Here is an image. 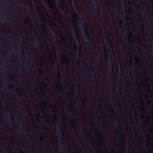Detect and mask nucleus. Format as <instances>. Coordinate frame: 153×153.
<instances>
[{"label":"nucleus","instance_id":"nucleus-1","mask_svg":"<svg viewBox=\"0 0 153 153\" xmlns=\"http://www.w3.org/2000/svg\"><path fill=\"white\" fill-rule=\"evenodd\" d=\"M108 44L109 47L110 49H111V50L112 51H113V52L114 53L113 45H112L111 42H108Z\"/></svg>","mask_w":153,"mask_h":153},{"label":"nucleus","instance_id":"nucleus-2","mask_svg":"<svg viewBox=\"0 0 153 153\" xmlns=\"http://www.w3.org/2000/svg\"><path fill=\"white\" fill-rule=\"evenodd\" d=\"M81 26L82 28L84 27L85 29V31H86L88 32V29L87 27H85V25H81Z\"/></svg>","mask_w":153,"mask_h":153},{"label":"nucleus","instance_id":"nucleus-3","mask_svg":"<svg viewBox=\"0 0 153 153\" xmlns=\"http://www.w3.org/2000/svg\"><path fill=\"white\" fill-rule=\"evenodd\" d=\"M59 6L60 7H60V8L61 9H63V7H62V5H63V3L62 2H61V1H59Z\"/></svg>","mask_w":153,"mask_h":153},{"label":"nucleus","instance_id":"nucleus-4","mask_svg":"<svg viewBox=\"0 0 153 153\" xmlns=\"http://www.w3.org/2000/svg\"><path fill=\"white\" fill-rule=\"evenodd\" d=\"M59 137L61 139V141L62 143H64L65 141V139L64 137H62L60 135L59 136Z\"/></svg>","mask_w":153,"mask_h":153},{"label":"nucleus","instance_id":"nucleus-5","mask_svg":"<svg viewBox=\"0 0 153 153\" xmlns=\"http://www.w3.org/2000/svg\"><path fill=\"white\" fill-rule=\"evenodd\" d=\"M102 30H104V32L103 33L105 35V37L106 38H107L108 37L107 36V33L106 31V30H104V29H102Z\"/></svg>","mask_w":153,"mask_h":153},{"label":"nucleus","instance_id":"nucleus-6","mask_svg":"<svg viewBox=\"0 0 153 153\" xmlns=\"http://www.w3.org/2000/svg\"><path fill=\"white\" fill-rule=\"evenodd\" d=\"M74 50L76 51L77 49V44H75L74 45Z\"/></svg>","mask_w":153,"mask_h":153},{"label":"nucleus","instance_id":"nucleus-7","mask_svg":"<svg viewBox=\"0 0 153 153\" xmlns=\"http://www.w3.org/2000/svg\"><path fill=\"white\" fill-rule=\"evenodd\" d=\"M55 131L58 134H59L60 133V132L57 130H55Z\"/></svg>","mask_w":153,"mask_h":153},{"label":"nucleus","instance_id":"nucleus-8","mask_svg":"<svg viewBox=\"0 0 153 153\" xmlns=\"http://www.w3.org/2000/svg\"><path fill=\"white\" fill-rule=\"evenodd\" d=\"M116 110L117 111V112L118 113H119V111L117 108V105H116Z\"/></svg>","mask_w":153,"mask_h":153},{"label":"nucleus","instance_id":"nucleus-9","mask_svg":"<svg viewBox=\"0 0 153 153\" xmlns=\"http://www.w3.org/2000/svg\"><path fill=\"white\" fill-rule=\"evenodd\" d=\"M50 0H48H48H46L45 1V2L47 3H48V4H50V2H49V1H50Z\"/></svg>","mask_w":153,"mask_h":153},{"label":"nucleus","instance_id":"nucleus-10","mask_svg":"<svg viewBox=\"0 0 153 153\" xmlns=\"http://www.w3.org/2000/svg\"><path fill=\"white\" fill-rule=\"evenodd\" d=\"M125 78H127L128 79V81L129 77H128V75H126L125 76Z\"/></svg>","mask_w":153,"mask_h":153},{"label":"nucleus","instance_id":"nucleus-11","mask_svg":"<svg viewBox=\"0 0 153 153\" xmlns=\"http://www.w3.org/2000/svg\"><path fill=\"white\" fill-rule=\"evenodd\" d=\"M84 38H85V40H86L87 41H89V39L88 38V39H86V37H84Z\"/></svg>","mask_w":153,"mask_h":153},{"label":"nucleus","instance_id":"nucleus-12","mask_svg":"<svg viewBox=\"0 0 153 153\" xmlns=\"http://www.w3.org/2000/svg\"><path fill=\"white\" fill-rule=\"evenodd\" d=\"M53 38L55 41H57V38H55L54 37Z\"/></svg>","mask_w":153,"mask_h":153},{"label":"nucleus","instance_id":"nucleus-13","mask_svg":"<svg viewBox=\"0 0 153 153\" xmlns=\"http://www.w3.org/2000/svg\"><path fill=\"white\" fill-rule=\"evenodd\" d=\"M74 42H76V43H77V40L76 39H74Z\"/></svg>","mask_w":153,"mask_h":153},{"label":"nucleus","instance_id":"nucleus-14","mask_svg":"<svg viewBox=\"0 0 153 153\" xmlns=\"http://www.w3.org/2000/svg\"><path fill=\"white\" fill-rule=\"evenodd\" d=\"M100 23H101L102 24V25H103V22H102V20H100Z\"/></svg>","mask_w":153,"mask_h":153},{"label":"nucleus","instance_id":"nucleus-15","mask_svg":"<svg viewBox=\"0 0 153 153\" xmlns=\"http://www.w3.org/2000/svg\"><path fill=\"white\" fill-rule=\"evenodd\" d=\"M69 12H70V10L69 9H68L67 11L68 14H69Z\"/></svg>","mask_w":153,"mask_h":153},{"label":"nucleus","instance_id":"nucleus-16","mask_svg":"<svg viewBox=\"0 0 153 153\" xmlns=\"http://www.w3.org/2000/svg\"><path fill=\"white\" fill-rule=\"evenodd\" d=\"M140 19L141 22H143V20L142 18H140Z\"/></svg>","mask_w":153,"mask_h":153},{"label":"nucleus","instance_id":"nucleus-17","mask_svg":"<svg viewBox=\"0 0 153 153\" xmlns=\"http://www.w3.org/2000/svg\"><path fill=\"white\" fill-rule=\"evenodd\" d=\"M137 140H139V141H140V138H139V137H138V138H137Z\"/></svg>","mask_w":153,"mask_h":153},{"label":"nucleus","instance_id":"nucleus-18","mask_svg":"<svg viewBox=\"0 0 153 153\" xmlns=\"http://www.w3.org/2000/svg\"><path fill=\"white\" fill-rule=\"evenodd\" d=\"M44 134H45V136H47V134H45V133Z\"/></svg>","mask_w":153,"mask_h":153},{"label":"nucleus","instance_id":"nucleus-19","mask_svg":"<svg viewBox=\"0 0 153 153\" xmlns=\"http://www.w3.org/2000/svg\"><path fill=\"white\" fill-rule=\"evenodd\" d=\"M37 114L38 115H39V113L38 112H37Z\"/></svg>","mask_w":153,"mask_h":153},{"label":"nucleus","instance_id":"nucleus-20","mask_svg":"<svg viewBox=\"0 0 153 153\" xmlns=\"http://www.w3.org/2000/svg\"><path fill=\"white\" fill-rule=\"evenodd\" d=\"M8 114H6L5 116L6 117H7V115H8Z\"/></svg>","mask_w":153,"mask_h":153},{"label":"nucleus","instance_id":"nucleus-21","mask_svg":"<svg viewBox=\"0 0 153 153\" xmlns=\"http://www.w3.org/2000/svg\"><path fill=\"white\" fill-rule=\"evenodd\" d=\"M148 59H150V57H149H149H148Z\"/></svg>","mask_w":153,"mask_h":153},{"label":"nucleus","instance_id":"nucleus-22","mask_svg":"<svg viewBox=\"0 0 153 153\" xmlns=\"http://www.w3.org/2000/svg\"><path fill=\"white\" fill-rule=\"evenodd\" d=\"M142 11H143V13H145V12H144V10H143Z\"/></svg>","mask_w":153,"mask_h":153},{"label":"nucleus","instance_id":"nucleus-23","mask_svg":"<svg viewBox=\"0 0 153 153\" xmlns=\"http://www.w3.org/2000/svg\"><path fill=\"white\" fill-rule=\"evenodd\" d=\"M127 37L128 38L129 37V36H128V35H127Z\"/></svg>","mask_w":153,"mask_h":153},{"label":"nucleus","instance_id":"nucleus-24","mask_svg":"<svg viewBox=\"0 0 153 153\" xmlns=\"http://www.w3.org/2000/svg\"><path fill=\"white\" fill-rule=\"evenodd\" d=\"M120 6L121 7H122V4H121L120 5Z\"/></svg>","mask_w":153,"mask_h":153},{"label":"nucleus","instance_id":"nucleus-25","mask_svg":"<svg viewBox=\"0 0 153 153\" xmlns=\"http://www.w3.org/2000/svg\"><path fill=\"white\" fill-rule=\"evenodd\" d=\"M40 14H41V15H42V13L40 12H39Z\"/></svg>","mask_w":153,"mask_h":153},{"label":"nucleus","instance_id":"nucleus-26","mask_svg":"<svg viewBox=\"0 0 153 153\" xmlns=\"http://www.w3.org/2000/svg\"><path fill=\"white\" fill-rule=\"evenodd\" d=\"M59 74L60 75V76H61V74H60V73H59Z\"/></svg>","mask_w":153,"mask_h":153},{"label":"nucleus","instance_id":"nucleus-27","mask_svg":"<svg viewBox=\"0 0 153 153\" xmlns=\"http://www.w3.org/2000/svg\"><path fill=\"white\" fill-rule=\"evenodd\" d=\"M110 71V69L109 68V69L108 70V71L109 72V71Z\"/></svg>","mask_w":153,"mask_h":153},{"label":"nucleus","instance_id":"nucleus-28","mask_svg":"<svg viewBox=\"0 0 153 153\" xmlns=\"http://www.w3.org/2000/svg\"><path fill=\"white\" fill-rule=\"evenodd\" d=\"M89 33L88 34V36H89Z\"/></svg>","mask_w":153,"mask_h":153},{"label":"nucleus","instance_id":"nucleus-29","mask_svg":"<svg viewBox=\"0 0 153 153\" xmlns=\"http://www.w3.org/2000/svg\"><path fill=\"white\" fill-rule=\"evenodd\" d=\"M42 71H44V70H43V69H42Z\"/></svg>","mask_w":153,"mask_h":153},{"label":"nucleus","instance_id":"nucleus-30","mask_svg":"<svg viewBox=\"0 0 153 153\" xmlns=\"http://www.w3.org/2000/svg\"><path fill=\"white\" fill-rule=\"evenodd\" d=\"M93 3L94 4V1H93Z\"/></svg>","mask_w":153,"mask_h":153},{"label":"nucleus","instance_id":"nucleus-31","mask_svg":"<svg viewBox=\"0 0 153 153\" xmlns=\"http://www.w3.org/2000/svg\"><path fill=\"white\" fill-rule=\"evenodd\" d=\"M142 82L143 83V82Z\"/></svg>","mask_w":153,"mask_h":153},{"label":"nucleus","instance_id":"nucleus-32","mask_svg":"<svg viewBox=\"0 0 153 153\" xmlns=\"http://www.w3.org/2000/svg\"><path fill=\"white\" fill-rule=\"evenodd\" d=\"M62 91V92H63V91Z\"/></svg>","mask_w":153,"mask_h":153},{"label":"nucleus","instance_id":"nucleus-33","mask_svg":"<svg viewBox=\"0 0 153 153\" xmlns=\"http://www.w3.org/2000/svg\"><path fill=\"white\" fill-rule=\"evenodd\" d=\"M65 42H66V40H65Z\"/></svg>","mask_w":153,"mask_h":153}]
</instances>
